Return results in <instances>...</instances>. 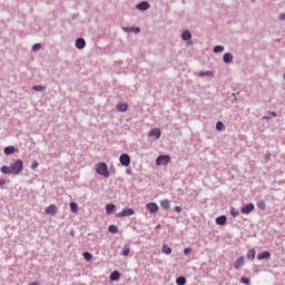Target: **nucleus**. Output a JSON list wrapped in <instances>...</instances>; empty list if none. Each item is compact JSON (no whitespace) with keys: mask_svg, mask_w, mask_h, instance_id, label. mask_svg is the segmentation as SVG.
<instances>
[{"mask_svg":"<svg viewBox=\"0 0 285 285\" xmlns=\"http://www.w3.org/2000/svg\"><path fill=\"white\" fill-rule=\"evenodd\" d=\"M96 173L105 178L110 177V173L108 171V165L106 163H98L96 165Z\"/></svg>","mask_w":285,"mask_h":285,"instance_id":"nucleus-1","label":"nucleus"},{"mask_svg":"<svg viewBox=\"0 0 285 285\" xmlns=\"http://www.w3.org/2000/svg\"><path fill=\"white\" fill-rule=\"evenodd\" d=\"M12 175H21L23 171V160L18 159L10 165Z\"/></svg>","mask_w":285,"mask_h":285,"instance_id":"nucleus-2","label":"nucleus"},{"mask_svg":"<svg viewBox=\"0 0 285 285\" xmlns=\"http://www.w3.org/2000/svg\"><path fill=\"white\" fill-rule=\"evenodd\" d=\"M167 164H170V156L168 155H160L156 159L157 166H167Z\"/></svg>","mask_w":285,"mask_h":285,"instance_id":"nucleus-3","label":"nucleus"},{"mask_svg":"<svg viewBox=\"0 0 285 285\" xmlns=\"http://www.w3.org/2000/svg\"><path fill=\"white\" fill-rule=\"evenodd\" d=\"M57 210H59V208H57V205L51 204L45 209V213L46 215H50V217H55L57 215Z\"/></svg>","mask_w":285,"mask_h":285,"instance_id":"nucleus-4","label":"nucleus"},{"mask_svg":"<svg viewBox=\"0 0 285 285\" xmlns=\"http://www.w3.org/2000/svg\"><path fill=\"white\" fill-rule=\"evenodd\" d=\"M132 215H135V209L124 208L120 213L116 215V217H130Z\"/></svg>","mask_w":285,"mask_h":285,"instance_id":"nucleus-5","label":"nucleus"},{"mask_svg":"<svg viewBox=\"0 0 285 285\" xmlns=\"http://www.w3.org/2000/svg\"><path fill=\"white\" fill-rule=\"evenodd\" d=\"M253 210H255V205L253 203H249L242 207L240 213H243V215H250Z\"/></svg>","mask_w":285,"mask_h":285,"instance_id":"nucleus-6","label":"nucleus"},{"mask_svg":"<svg viewBox=\"0 0 285 285\" xmlns=\"http://www.w3.org/2000/svg\"><path fill=\"white\" fill-rule=\"evenodd\" d=\"M121 166H130V156L128 154H122L119 157Z\"/></svg>","mask_w":285,"mask_h":285,"instance_id":"nucleus-7","label":"nucleus"},{"mask_svg":"<svg viewBox=\"0 0 285 285\" xmlns=\"http://www.w3.org/2000/svg\"><path fill=\"white\" fill-rule=\"evenodd\" d=\"M148 137H155V139H159L161 137V129L154 128L148 132Z\"/></svg>","mask_w":285,"mask_h":285,"instance_id":"nucleus-8","label":"nucleus"},{"mask_svg":"<svg viewBox=\"0 0 285 285\" xmlns=\"http://www.w3.org/2000/svg\"><path fill=\"white\" fill-rule=\"evenodd\" d=\"M76 48H78V50H83V48H86V40L83 38H78L76 40Z\"/></svg>","mask_w":285,"mask_h":285,"instance_id":"nucleus-9","label":"nucleus"},{"mask_svg":"<svg viewBox=\"0 0 285 285\" xmlns=\"http://www.w3.org/2000/svg\"><path fill=\"white\" fill-rule=\"evenodd\" d=\"M146 208L149 209V213H157V210H159V206L157 205V203H148L146 205Z\"/></svg>","mask_w":285,"mask_h":285,"instance_id":"nucleus-10","label":"nucleus"},{"mask_svg":"<svg viewBox=\"0 0 285 285\" xmlns=\"http://www.w3.org/2000/svg\"><path fill=\"white\" fill-rule=\"evenodd\" d=\"M242 266H244V256H240L239 258L236 259V262L234 264V268L236 271H239V268H242Z\"/></svg>","mask_w":285,"mask_h":285,"instance_id":"nucleus-11","label":"nucleus"},{"mask_svg":"<svg viewBox=\"0 0 285 285\" xmlns=\"http://www.w3.org/2000/svg\"><path fill=\"white\" fill-rule=\"evenodd\" d=\"M269 257H271V252H268V250H265L257 255V259H259V261L269 259Z\"/></svg>","mask_w":285,"mask_h":285,"instance_id":"nucleus-12","label":"nucleus"},{"mask_svg":"<svg viewBox=\"0 0 285 285\" xmlns=\"http://www.w3.org/2000/svg\"><path fill=\"white\" fill-rule=\"evenodd\" d=\"M223 61L225 63H233V53L230 52L225 53L223 57Z\"/></svg>","mask_w":285,"mask_h":285,"instance_id":"nucleus-13","label":"nucleus"},{"mask_svg":"<svg viewBox=\"0 0 285 285\" xmlns=\"http://www.w3.org/2000/svg\"><path fill=\"white\" fill-rule=\"evenodd\" d=\"M149 8H150V4L146 1H142V2L137 4L138 10H148Z\"/></svg>","mask_w":285,"mask_h":285,"instance_id":"nucleus-14","label":"nucleus"},{"mask_svg":"<svg viewBox=\"0 0 285 285\" xmlns=\"http://www.w3.org/2000/svg\"><path fill=\"white\" fill-rule=\"evenodd\" d=\"M0 171L2 173V175H12V168L10 166H2Z\"/></svg>","mask_w":285,"mask_h":285,"instance_id":"nucleus-15","label":"nucleus"},{"mask_svg":"<svg viewBox=\"0 0 285 285\" xmlns=\"http://www.w3.org/2000/svg\"><path fill=\"white\" fill-rule=\"evenodd\" d=\"M160 206H161V208H164V210H169L170 209V200H168V199L161 200Z\"/></svg>","mask_w":285,"mask_h":285,"instance_id":"nucleus-16","label":"nucleus"},{"mask_svg":"<svg viewBox=\"0 0 285 285\" xmlns=\"http://www.w3.org/2000/svg\"><path fill=\"white\" fill-rule=\"evenodd\" d=\"M125 32H135V35H139L141 32V29L139 27H132V28H124Z\"/></svg>","mask_w":285,"mask_h":285,"instance_id":"nucleus-17","label":"nucleus"},{"mask_svg":"<svg viewBox=\"0 0 285 285\" xmlns=\"http://www.w3.org/2000/svg\"><path fill=\"white\" fill-rule=\"evenodd\" d=\"M255 255H257V252H255V248H252L247 252V259H250L252 262L255 259Z\"/></svg>","mask_w":285,"mask_h":285,"instance_id":"nucleus-18","label":"nucleus"},{"mask_svg":"<svg viewBox=\"0 0 285 285\" xmlns=\"http://www.w3.org/2000/svg\"><path fill=\"white\" fill-rule=\"evenodd\" d=\"M115 208H116L115 204L106 205V213H107V215H110V214L115 213Z\"/></svg>","mask_w":285,"mask_h":285,"instance_id":"nucleus-19","label":"nucleus"},{"mask_svg":"<svg viewBox=\"0 0 285 285\" xmlns=\"http://www.w3.org/2000/svg\"><path fill=\"white\" fill-rule=\"evenodd\" d=\"M216 224L218 226H224L226 224V216H219L216 218Z\"/></svg>","mask_w":285,"mask_h":285,"instance_id":"nucleus-20","label":"nucleus"},{"mask_svg":"<svg viewBox=\"0 0 285 285\" xmlns=\"http://www.w3.org/2000/svg\"><path fill=\"white\" fill-rule=\"evenodd\" d=\"M119 277H121V275H120L119 272H117V271L112 272L111 275H110L111 282H117V281H119Z\"/></svg>","mask_w":285,"mask_h":285,"instance_id":"nucleus-21","label":"nucleus"},{"mask_svg":"<svg viewBox=\"0 0 285 285\" xmlns=\"http://www.w3.org/2000/svg\"><path fill=\"white\" fill-rule=\"evenodd\" d=\"M181 39H184V41H190V39H191L190 31H184L181 33Z\"/></svg>","mask_w":285,"mask_h":285,"instance_id":"nucleus-22","label":"nucleus"},{"mask_svg":"<svg viewBox=\"0 0 285 285\" xmlns=\"http://www.w3.org/2000/svg\"><path fill=\"white\" fill-rule=\"evenodd\" d=\"M117 108L120 112H126L128 110V105L126 104H118Z\"/></svg>","mask_w":285,"mask_h":285,"instance_id":"nucleus-23","label":"nucleus"},{"mask_svg":"<svg viewBox=\"0 0 285 285\" xmlns=\"http://www.w3.org/2000/svg\"><path fill=\"white\" fill-rule=\"evenodd\" d=\"M4 155H14V146L6 147Z\"/></svg>","mask_w":285,"mask_h":285,"instance_id":"nucleus-24","label":"nucleus"},{"mask_svg":"<svg viewBox=\"0 0 285 285\" xmlns=\"http://www.w3.org/2000/svg\"><path fill=\"white\" fill-rule=\"evenodd\" d=\"M71 213H79V205L77 203H70L69 204Z\"/></svg>","mask_w":285,"mask_h":285,"instance_id":"nucleus-25","label":"nucleus"},{"mask_svg":"<svg viewBox=\"0 0 285 285\" xmlns=\"http://www.w3.org/2000/svg\"><path fill=\"white\" fill-rule=\"evenodd\" d=\"M108 230L112 233V235H117V233H119V228L116 225H110Z\"/></svg>","mask_w":285,"mask_h":285,"instance_id":"nucleus-26","label":"nucleus"},{"mask_svg":"<svg viewBox=\"0 0 285 285\" xmlns=\"http://www.w3.org/2000/svg\"><path fill=\"white\" fill-rule=\"evenodd\" d=\"M176 284L177 285H186V277L180 276V277L176 278Z\"/></svg>","mask_w":285,"mask_h":285,"instance_id":"nucleus-27","label":"nucleus"},{"mask_svg":"<svg viewBox=\"0 0 285 285\" xmlns=\"http://www.w3.org/2000/svg\"><path fill=\"white\" fill-rule=\"evenodd\" d=\"M163 253H165V255H170V253H173V248L168 247V245H164Z\"/></svg>","mask_w":285,"mask_h":285,"instance_id":"nucleus-28","label":"nucleus"},{"mask_svg":"<svg viewBox=\"0 0 285 285\" xmlns=\"http://www.w3.org/2000/svg\"><path fill=\"white\" fill-rule=\"evenodd\" d=\"M121 255L124 257H128L130 255V247H124L121 250Z\"/></svg>","mask_w":285,"mask_h":285,"instance_id":"nucleus-29","label":"nucleus"},{"mask_svg":"<svg viewBox=\"0 0 285 285\" xmlns=\"http://www.w3.org/2000/svg\"><path fill=\"white\" fill-rule=\"evenodd\" d=\"M32 90H36L37 92H43V90H46V87L38 85V86H33Z\"/></svg>","mask_w":285,"mask_h":285,"instance_id":"nucleus-30","label":"nucleus"},{"mask_svg":"<svg viewBox=\"0 0 285 285\" xmlns=\"http://www.w3.org/2000/svg\"><path fill=\"white\" fill-rule=\"evenodd\" d=\"M216 130H218V131L226 130V127L224 126V122L218 121L216 124Z\"/></svg>","mask_w":285,"mask_h":285,"instance_id":"nucleus-31","label":"nucleus"},{"mask_svg":"<svg viewBox=\"0 0 285 285\" xmlns=\"http://www.w3.org/2000/svg\"><path fill=\"white\" fill-rule=\"evenodd\" d=\"M230 215L232 217H239V210H237L235 207H232Z\"/></svg>","mask_w":285,"mask_h":285,"instance_id":"nucleus-32","label":"nucleus"},{"mask_svg":"<svg viewBox=\"0 0 285 285\" xmlns=\"http://www.w3.org/2000/svg\"><path fill=\"white\" fill-rule=\"evenodd\" d=\"M213 77V71H206V72H204V71H200L199 73H198V77Z\"/></svg>","mask_w":285,"mask_h":285,"instance_id":"nucleus-33","label":"nucleus"},{"mask_svg":"<svg viewBox=\"0 0 285 285\" xmlns=\"http://www.w3.org/2000/svg\"><path fill=\"white\" fill-rule=\"evenodd\" d=\"M82 255L87 262H90V259H92V254H90V252H85L82 253Z\"/></svg>","mask_w":285,"mask_h":285,"instance_id":"nucleus-34","label":"nucleus"},{"mask_svg":"<svg viewBox=\"0 0 285 285\" xmlns=\"http://www.w3.org/2000/svg\"><path fill=\"white\" fill-rule=\"evenodd\" d=\"M214 52H224V46L214 47Z\"/></svg>","mask_w":285,"mask_h":285,"instance_id":"nucleus-35","label":"nucleus"},{"mask_svg":"<svg viewBox=\"0 0 285 285\" xmlns=\"http://www.w3.org/2000/svg\"><path fill=\"white\" fill-rule=\"evenodd\" d=\"M257 206H258V208H259L261 210H266V203L261 202V203L257 204Z\"/></svg>","mask_w":285,"mask_h":285,"instance_id":"nucleus-36","label":"nucleus"},{"mask_svg":"<svg viewBox=\"0 0 285 285\" xmlns=\"http://www.w3.org/2000/svg\"><path fill=\"white\" fill-rule=\"evenodd\" d=\"M33 52H37L38 50H41V43H36L32 47Z\"/></svg>","mask_w":285,"mask_h":285,"instance_id":"nucleus-37","label":"nucleus"},{"mask_svg":"<svg viewBox=\"0 0 285 285\" xmlns=\"http://www.w3.org/2000/svg\"><path fill=\"white\" fill-rule=\"evenodd\" d=\"M240 282L242 284H246V285L250 284V279H248L247 277H242Z\"/></svg>","mask_w":285,"mask_h":285,"instance_id":"nucleus-38","label":"nucleus"},{"mask_svg":"<svg viewBox=\"0 0 285 285\" xmlns=\"http://www.w3.org/2000/svg\"><path fill=\"white\" fill-rule=\"evenodd\" d=\"M185 255H190V253H193L191 248H185L184 249Z\"/></svg>","mask_w":285,"mask_h":285,"instance_id":"nucleus-39","label":"nucleus"},{"mask_svg":"<svg viewBox=\"0 0 285 285\" xmlns=\"http://www.w3.org/2000/svg\"><path fill=\"white\" fill-rule=\"evenodd\" d=\"M278 19H279V21H285V13H281V14L278 16Z\"/></svg>","mask_w":285,"mask_h":285,"instance_id":"nucleus-40","label":"nucleus"},{"mask_svg":"<svg viewBox=\"0 0 285 285\" xmlns=\"http://www.w3.org/2000/svg\"><path fill=\"white\" fill-rule=\"evenodd\" d=\"M39 167V163L35 161L32 165H31V168L32 170H35V168H38Z\"/></svg>","mask_w":285,"mask_h":285,"instance_id":"nucleus-41","label":"nucleus"},{"mask_svg":"<svg viewBox=\"0 0 285 285\" xmlns=\"http://www.w3.org/2000/svg\"><path fill=\"white\" fill-rule=\"evenodd\" d=\"M0 186H6V179L4 178H0Z\"/></svg>","mask_w":285,"mask_h":285,"instance_id":"nucleus-42","label":"nucleus"},{"mask_svg":"<svg viewBox=\"0 0 285 285\" xmlns=\"http://www.w3.org/2000/svg\"><path fill=\"white\" fill-rule=\"evenodd\" d=\"M175 210H176V213H181V207L176 206V207H175Z\"/></svg>","mask_w":285,"mask_h":285,"instance_id":"nucleus-43","label":"nucleus"},{"mask_svg":"<svg viewBox=\"0 0 285 285\" xmlns=\"http://www.w3.org/2000/svg\"><path fill=\"white\" fill-rule=\"evenodd\" d=\"M272 115H273L274 117H277V114H276V112H272Z\"/></svg>","mask_w":285,"mask_h":285,"instance_id":"nucleus-44","label":"nucleus"}]
</instances>
